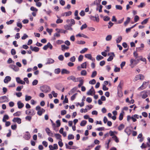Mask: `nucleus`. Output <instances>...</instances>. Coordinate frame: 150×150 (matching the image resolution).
I'll return each mask as SVG.
<instances>
[{
	"instance_id": "f257e3e1",
	"label": "nucleus",
	"mask_w": 150,
	"mask_h": 150,
	"mask_svg": "<svg viewBox=\"0 0 150 150\" xmlns=\"http://www.w3.org/2000/svg\"><path fill=\"white\" fill-rule=\"evenodd\" d=\"M36 110L38 111L37 114L39 116H41L42 114L45 112V110L43 108H42L39 106H36L35 108Z\"/></svg>"
},
{
	"instance_id": "f03ea898",
	"label": "nucleus",
	"mask_w": 150,
	"mask_h": 150,
	"mask_svg": "<svg viewBox=\"0 0 150 150\" xmlns=\"http://www.w3.org/2000/svg\"><path fill=\"white\" fill-rule=\"evenodd\" d=\"M139 59H137V60H135L133 59H132L130 60V66L132 68L139 63Z\"/></svg>"
},
{
	"instance_id": "7ed1b4c3",
	"label": "nucleus",
	"mask_w": 150,
	"mask_h": 150,
	"mask_svg": "<svg viewBox=\"0 0 150 150\" xmlns=\"http://www.w3.org/2000/svg\"><path fill=\"white\" fill-rule=\"evenodd\" d=\"M41 91L44 93H47L50 90V88L48 86L45 85L40 88Z\"/></svg>"
},
{
	"instance_id": "20e7f679",
	"label": "nucleus",
	"mask_w": 150,
	"mask_h": 150,
	"mask_svg": "<svg viewBox=\"0 0 150 150\" xmlns=\"http://www.w3.org/2000/svg\"><path fill=\"white\" fill-rule=\"evenodd\" d=\"M80 78H76V77L73 75H71L68 77L67 79L69 80H72L75 82H77L79 80Z\"/></svg>"
},
{
	"instance_id": "39448f33",
	"label": "nucleus",
	"mask_w": 150,
	"mask_h": 150,
	"mask_svg": "<svg viewBox=\"0 0 150 150\" xmlns=\"http://www.w3.org/2000/svg\"><path fill=\"white\" fill-rule=\"evenodd\" d=\"M9 101L8 98L6 96H3L0 97V103H2Z\"/></svg>"
},
{
	"instance_id": "423d86ee",
	"label": "nucleus",
	"mask_w": 150,
	"mask_h": 150,
	"mask_svg": "<svg viewBox=\"0 0 150 150\" xmlns=\"http://www.w3.org/2000/svg\"><path fill=\"white\" fill-rule=\"evenodd\" d=\"M144 79V76L142 74H139L135 76V78L134 79V81H136L139 79L142 80Z\"/></svg>"
},
{
	"instance_id": "0eeeda50",
	"label": "nucleus",
	"mask_w": 150,
	"mask_h": 150,
	"mask_svg": "<svg viewBox=\"0 0 150 150\" xmlns=\"http://www.w3.org/2000/svg\"><path fill=\"white\" fill-rule=\"evenodd\" d=\"M149 83V82H148L144 81L143 82L142 85L138 88V90L139 91L144 89L147 86L146 84Z\"/></svg>"
},
{
	"instance_id": "6e6552de",
	"label": "nucleus",
	"mask_w": 150,
	"mask_h": 150,
	"mask_svg": "<svg viewBox=\"0 0 150 150\" xmlns=\"http://www.w3.org/2000/svg\"><path fill=\"white\" fill-rule=\"evenodd\" d=\"M48 48H49L50 50H52L53 48L50 42H48L47 45L44 46L43 49L44 50H47Z\"/></svg>"
},
{
	"instance_id": "1a4fd4ad",
	"label": "nucleus",
	"mask_w": 150,
	"mask_h": 150,
	"mask_svg": "<svg viewBox=\"0 0 150 150\" xmlns=\"http://www.w3.org/2000/svg\"><path fill=\"white\" fill-rule=\"evenodd\" d=\"M54 60L51 58H48L46 60V62L45 63V65L50 64L53 63Z\"/></svg>"
},
{
	"instance_id": "9d476101",
	"label": "nucleus",
	"mask_w": 150,
	"mask_h": 150,
	"mask_svg": "<svg viewBox=\"0 0 150 150\" xmlns=\"http://www.w3.org/2000/svg\"><path fill=\"white\" fill-rule=\"evenodd\" d=\"M110 56L109 58L107 59L108 61H112L113 59V57L115 56V54L113 52H110L108 54V55Z\"/></svg>"
},
{
	"instance_id": "9b49d317",
	"label": "nucleus",
	"mask_w": 150,
	"mask_h": 150,
	"mask_svg": "<svg viewBox=\"0 0 150 150\" xmlns=\"http://www.w3.org/2000/svg\"><path fill=\"white\" fill-rule=\"evenodd\" d=\"M28 110L25 111V113L27 115H30L31 116H33L35 114V112L33 109H31L29 110L28 111V113H27Z\"/></svg>"
},
{
	"instance_id": "f8f14e48",
	"label": "nucleus",
	"mask_w": 150,
	"mask_h": 150,
	"mask_svg": "<svg viewBox=\"0 0 150 150\" xmlns=\"http://www.w3.org/2000/svg\"><path fill=\"white\" fill-rule=\"evenodd\" d=\"M12 121L14 122H17L18 124L21 123V120L18 117H14L12 120Z\"/></svg>"
},
{
	"instance_id": "ddd939ff",
	"label": "nucleus",
	"mask_w": 150,
	"mask_h": 150,
	"mask_svg": "<svg viewBox=\"0 0 150 150\" xmlns=\"http://www.w3.org/2000/svg\"><path fill=\"white\" fill-rule=\"evenodd\" d=\"M16 81L18 83L23 85L25 84V82L21 80L19 77H17L16 78Z\"/></svg>"
},
{
	"instance_id": "4468645a",
	"label": "nucleus",
	"mask_w": 150,
	"mask_h": 150,
	"mask_svg": "<svg viewBox=\"0 0 150 150\" xmlns=\"http://www.w3.org/2000/svg\"><path fill=\"white\" fill-rule=\"evenodd\" d=\"M95 92L93 86L88 91L87 94L88 95H93V94H95Z\"/></svg>"
},
{
	"instance_id": "2eb2a0df",
	"label": "nucleus",
	"mask_w": 150,
	"mask_h": 150,
	"mask_svg": "<svg viewBox=\"0 0 150 150\" xmlns=\"http://www.w3.org/2000/svg\"><path fill=\"white\" fill-rule=\"evenodd\" d=\"M30 137V135L28 132H26L23 136V138L26 140H28Z\"/></svg>"
},
{
	"instance_id": "dca6fc26",
	"label": "nucleus",
	"mask_w": 150,
	"mask_h": 150,
	"mask_svg": "<svg viewBox=\"0 0 150 150\" xmlns=\"http://www.w3.org/2000/svg\"><path fill=\"white\" fill-rule=\"evenodd\" d=\"M9 67L15 71H17L19 70V68L15 65H10Z\"/></svg>"
},
{
	"instance_id": "f3484780",
	"label": "nucleus",
	"mask_w": 150,
	"mask_h": 150,
	"mask_svg": "<svg viewBox=\"0 0 150 150\" xmlns=\"http://www.w3.org/2000/svg\"><path fill=\"white\" fill-rule=\"evenodd\" d=\"M11 80V78L9 76H6L4 80V82L5 83H7L10 81Z\"/></svg>"
},
{
	"instance_id": "a211bd4d",
	"label": "nucleus",
	"mask_w": 150,
	"mask_h": 150,
	"mask_svg": "<svg viewBox=\"0 0 150 150\" xmlns=\"http://www.w3.org/2000/svg\"><path fill=\"white\" fill-rule=\"evenodd\" d=\"M125 132L128 135H129L130 134L132 130L130 129L129 127H127L124 130Z\"/></svg>"
},
{
	"instance_id": "6ab92c4d",
	"label": "nucleus",
	"mask_w": 150,
	"mask_h": 150,
	"mask_svg": "<svg viewBox=\"0 0 150 150\" xmlns=\"http://www.w3.org/2000/svg\"><path fill=\"white\" fill-rule=\"evenodd\" d=\"M141 95L142 98L143 99L146 98L148 96L147 95V92L145 91H143L141 93Z\"/></svg>"
},
{
	"instance_id": "aec40b11",
	"label": "nucleus",
	"mask_w": 150,
	"mask_h": 150,
	"mask_svg": "<svg viewBox=\"0 0 150 150\" xmlns=\"http://www.w3.org/2000/svg\"><path fill=\"white\" fill-rule=\"evenodd\" d=\"M45 131L48 136L52 137L53 136V134L51 132L49 128H46L45 129Z\"/></svg>"
},
{
	"instance_id": "412c9836",
	"label": "nucleus",
	"mask_w": 150,
	"mask_h": 150,
	"mask_svg": "<svg viewBox=\"0 0 150 150\" xmlns=\"http://www.w3.org/2000/svg\"><path fill=\"white\" fill-rule=\"evenodd\" d=\"M139 116L137 114H135L132 116V120L134 122H135L137 121L136 119L139 118Z\"/></svg>"
},
{
	"instance_id": "4be33fe9",
	"label": "nucleus",
	"mask_w": 150,
	"mask_h": 150,
	"mask_svg": "<svg viewBox=\"0 0 150 150\" xmlns=\"http://www.w3.org/2000/svg\"><path fill=\"white\" fill-rule=\"evenodd\" d=\"M17 105L18 108L21 109L22 108L24 105V104L21 101H18L17 102Z\"/></svg>"
},
{
	"instance_id": "5701e85b",
	"label": "nucleus",
	"mask_w": 150,
	"mask_h": 150,
	"mask_svg": "<svg viewBox=\"0 0 150 150\" xmlns=\"http://www.w3.org/2000/svg\"><path fill=\"white\" fill-rule=\"evenodd\" d=\"M88 64V63L86 62L83 63L81 64V68L83 69L86 68V66Z\"/></svg>"
},
{
	"instance_id": "b1692460",
	"label": "nucleus",
	"mask_w": 150,
	"mask_h": 150,
	"mask_svg": "<svg viewBox=\"0 0 150 150\" xmlns=\"http://www.w3.org/2000/svg\"><path fill=\"white\" fill-rule=\"evenodd\" d=\"M54 135L56 138L57 139H59L61 141H62V139L61 138V135L59 134H55Z\"/></svg>"
},
{
	"instance_id": "393cba45",
	"label": "nucleus",
	"mask_w": 150,
	"mask_h": 150,
	"mask_svg": "<svg viewBox=\"0 0 150 150\" xmlns=\"http://www.w3.org/2000/svg\"><path fill=\"white\" fill-rule=\"evenodd\" d=\"M76 36L77 37H83V38H88V37L87 36H86V35H84L83 34L79 33V34H77V35H76Z\"/></svg>"
},
{
	"instance_id": "a878e982",
	"label": "nucleus",
	"mask_w": 150,
	"mask_h": 150,
	"mask_svg": "<svg viewBox=\"0 0 150 150\" xmlns=\"http://www.w3.org/2000/svg\"><path fill=\"white\" fill-rule=\"evenodd\" d=\"M103 58L104 57H103L99 54L97 55L96 57V59L98 61H100V60H102Z\"/></svg>"
},
{
	"instance_id": "bb28decb",
	"label": "nucleus",
	"mask_w": 150,
	"mask_h": 150,
	"mask_svg": "<svg viewBox=\"0 0 150 150\" xmlns=\"http://www.w3.org/2000/svg\"><path fill=\"white\" fill-rule=\"evenodd\" d=\"M9 118V117L8 115H5L3 117L2 121L3 122H6V120H8Z\"/></svg>"
},
{
	"instance_id": "cd10ccee",
	"label": "nucleus",
	"mask_w": 150,
	"mask_h": 150,
	"mask_svg": "<svg viewBox=\"0 0 150 150\" xmlns=\"http://www.w3.org/2000/svg\"><path fill=\"white\" fill-rule=\"evenodd\" d=\"M139 58H140L139 60L144 62H145V63L146 64V58L144 57L143 58L142 56H139Z\"/></svg>"
},
{
	"instance_id": "c85d7f7f",
	"label": "nucleus",
	"mask_w": 150,
	"mask_h": 150,
	"mask_svg": "<svg viewBox=\"0 0 150 150\" xmlns=\"http://www.w3.org/2000/svg\"><path fill=\"white\" fill-rule=\"evenodd\" d=\"M70 73V72L65 69H62L61 71V73L62 74H69Z\"/></svg>"
},
{
	"instance_id": "c756f323",
	"label": "nucleus",
	"mask_w": 150,
	"mask_h": 150,
	"mask_svg": "<svg viewBox=\"0 0 150 150\" xmlns=\"http://www.w3.org/2000/svg\"><path fill=\"white\" fill-rule=\"evenodd\" d=\"M122 39V36H120L118 37L117 39L116 40V43H119L121 41Z\"/></svg>"
},
{
	"instance_id": "7c9ffc66",
	"label": "nucleus",
	"mask_w": 150,
	"mask_h": 150,
	"mask_svg": "<svg viewBox=\"0 0 150 150\" xmlns=\"http://www.w3.org/2000/svg\"><path fill=\"white\" fill-rule=\"evenodd\" d=\"M69 47L66 46L65 45H61V48L62 51H64L66 50H67Z\"/></svg>"
},
{
	"instance_id": "2f4dec72",
	"label": "nucleus",
	"mask_w": 150,
	"mask_h": 150,
	"mask_svg": "<svg viewBox=\"0 0 150 150\" xmlns=\"http://www.w3.org/2000/svg\"><path fill=\"white\" fill-rule=\"evenodd\" d=\"M130 18L128 17L127 18V20L124 23V25L125 26H126L127 24L130 21Z\"/></svg>"
},
{
	"instance_id": "473e14b6",
	"label": "nucleus",
	"mask_w": 150,
	"mask_h": 150,
	"mask_svg": "<svg viewBox=\"0 0 150 150\" xmlns=\"http://www.w3.org/2000/svg\"><path fill=\"white\" fill-rule=\"evenodd\" d=\"M124 127L125 125L124 124H122L119 125L118 128V129L119 130L121 131L124 128Z\"/></svg>"
},
{
	"instance_id": "72a5a7b5",
	"label": "nucleus",
	"mask_w": 150,
	"mask_h": 150,
	"mask_svg": "<svg viewBox=\"0 0 150 150\" xmlns=\"http://www.w3.org/2000/svg\"><path fill=\"white\" fill-rule=\"evenodd\" d=\"M112 38V36L111 35H109L106 36L105 40L107 41H109L111 40Z\"/></svg>"
},
{
	"instance_id": "f704fd0d",
	"label": "nucleus",
	"mask_w": 150,
	"mask_h": 150,
	"mask_svg": "<svg viewBox=\"0 0 150 150\" xmlns=\"http://www.w3.org/2000/svg\"><path fill=\"white\" fill-rule=\"evenodd\" d=\"M112 138L116 142L118 143L119 142V139L116 136H114L112 137Z\"/></svg>"
},
{
	"instance_id": "c9c22d12",
	"label": "nucleus",
	"mask_w": 150,
	"mask_h": 150,
	"mask_svg": "<svg viewBox=\"0 0 150 150\" xmlns=\"http://www.w3.org/2000/svg\"><path fill=\"white\" fill-rule=\"evenodd\" d=\"M32 98L31 96H28L27 95L25 96V100L26 101H28L30 100Z\"/></svg>"
},
{
	"instance_id": "e433bc0d",
	"label": "nucleus",
	"mask_w": 150,
	"mask_h": 150,
	"mask_svg": "<svg viewBox=\"0 0 150 150\" xmlns=\"http://www.w3.org/2000/svg\"><path fill=\"white\" fill-rule=\"evenodd\" d=\"M87 73L86 71L85 70H83L81 71V74L82 76H85L86 75Z\"/></svg>"
},
{
	"instance_id": "4c0bfd02",
	"label": "nucleus",
	"mask_w": 150,
	"mask_h": 150,
	"mask_svg": "<svg viewBox=\"0 0 150 150\" xmlns=\"http://www.w3.org/2000/svg\"><path fill=\"white\" fill-rule=\"evenodd\" d=\"M88 50V49L87 48H84L80 52V53L81 54H83L86 52Z\"/></svg>"
},
{
	"instance_id": "58836bf2",
	"label": "nucleus",
	"mask_w": 150,
	"mask_h": 150,
	"mask_svg": "<svg viewBox=\"0 0 150 150\" xmlns=\"http://www.w3.org/2000/svg\"><path fill=\"white\" fill-rule=\"evenodd\" d=\"M23 86H18L16 89V91H21V89L23 88Z\"/></svg>"
},
{
	"instance_id": "ea45409f",
	"label": "nucleus",
	"mask_w": 150,
	"mask_h": 150,
	"mask_svg": "<svg viewBox=\"0 0 150 150\" xmlns=\"http://www.w3.org/2000/svg\"><path fill=\"white\" fill-rule=\"evenodd\" d=\"M145 6V3L142 2L139 5L137 6L139 8H142L144 7Z\"/></svg>"
},
{
	"instance_id": "a19ab883",
	"label": "nucleus",
	"mask_w": 150,
	"mask_h": 150,
	"mask_svg": "<svg viewBox=\"0 0 150 150\" xmlns=\"http://www.w3.org/2000/svg\"><path fill=\"white\" fill-rule=\"evenodd\" d=\"M74 138V136L71 134H69L68 137V139L69 140L73 139Z\"/></svg>"
},
{
	"instance_id": "79ce46f5",
	"label": "nucleus",
	"mask_w": 150,
	"mask_h": 150,
	"mask_svg": "<svg viewBox=\"0 0 150 150\" xmlns=\"http://www.w3.org/2000/svg\"><path fill=\"white\" fill-rule=\"evenodd\" d=\"M21 114V112L20 111H18L13 114V115L14 116H19Z\"/></svg>"
},
{
	"instance_id": "37998d69",
	"label": "nucleus",
	"mask_w": 150,
	"mask_h": 150,
	"mask_svg": "<svg viewBox=\"0 0 150 150\" xmlns=\"http://www.w3.org/2000/svg\"><path fill=\"white\" fill-rule=\"evenodd\" d=\"M78 81H79L80 83L78 84V86L80 88L83 84V81L82 79L81 80H80V79H79V80Z\"/></svg>"
},
{
	"instance_id": "c03bdc74",
	"label": "nucleus",
	"mask_w": 150,
	"mask_h": 150,
	"mask_svg": "<svg viewBox=\"0 0 150 150\" xmlns=\"http://www.w3.org/2000/svg\"><path fill=\"white\" fill-rule=\"evenodd\" d=\"M87 121L85 120H83L81 121L80 123V125L81 126H84L86 124Z\"/></svg>"
},
{
	"instance_id": "a18cd8bd",
	"label": "nucleus",
	"mask_w": 150,
	"mask_h": 150,
	"mask_svg": "<svg viewBox=\"0 0 150 150\" xmlns=\"http://www.w3.org/2000/svg\"><path fill=\"white\" fill-rule=\"evenodd\" d=\"M64 28L65 29H66L67 30H72V28H71V27L70 26H69V25H65L64 26Z\"/></svg>"
},
{
	"instance_id": "49530a36",
	"label": "nucleus",
	"mask_w": 150,
	"mask_h": 150,
	"mask_svg": "<svg viewBox=\"0 0 150 150\" xmlns=\"http://www.w3.org/2000/svg\"><path fill=\"white\" fill-rule=\"evenodd\" d=\"M123 113L124 112H121L120 114L119 117V120H122L123 116Z\"/></svg>"
},
{
	"instance_id": "de8ad7c7",
	"label": "nucleus",
	"mask_w": 150,
	"mask_h": 150,
	"mask_svg": "<svg viewBox=\"0 0 150 150\" xmlns=\"http://www.w3.org/2000/svg\"><path fill=\"white\" fill-rule=\"evenodd\" d=\"M123 84V83L122 81H120L118 86V90L119 89H122Z\"/></svg>"
},
{
	"instance_id": "09e8293b",
	"label": "nucleus",
	"mask_w": 150,
	"mask_h": 150,
	"mask_svg": "<svg viewBox=\"0 0 150 150\" xmlns=\"http://www.w3.org/2000/svg\"><path fill=\"white\" fill-rule=\"evenodd\" d=\"M76 43L79 44H84L85 43V42L83 40H78L76 41Z\"/></svg>"
},
{
	"instance_id": "8fccbe9b",
	"label": "nucleus",
	"mask_w": 150,
	"mask_h": 150,
	"mask_svg": "<svg viewBox=\"0 0 150 150\" xmlns=\"http://www.w3.org/2000/svg\"><path fill=\"white\" fill-rule=\"evenodd\" d=\"M85 57L86 58L90 59H91L92 56L90 54H86L85 55Z\"/></svg>"
},
{
	"instance_id": "3c124183",
	"label": "nucleus",
	"mask_w": 150,
	"mask_h": 150,
	"mask_svg": "<svg viewBox=\"0 0 150 150\" xmlns=\"http://www.w3.org/2000/svg\"><path fill=\"white\" fill-rule=\"evenodd\" d=\"M149 18H147L144 19L141 22V24L142 25L145 24L147 23L148 21Z\"/></svg>"
},
{
	"instance_id": "603ef678",
	"label": "nucleus",
	"mask_w": 150,
	"mask_h": 150,
	"mask_svg": "<svg viewBox=\"0 0 150 150\" xmlns=\"http://www.w3.org/2000/svg\"><path fill=\"white\" fill-rule=\"evenodd\" d=\"M38 80H34L32 82V84L33 86L36 85L38 83Z\"/></svg>"
},
{
	"instance_id": "864d4df0",
	"label": "nucleus",
	"mask_w": 150,
	"mask_h": 150,
	"mask_svg": "<svg viewBox=\"0 0 150 150\" xmlns=\"http://www.w3.org/2000/svg\"><path fill=\"white\" fill-rule=\"evenodd\" d=\"M115 7L116 9L119 10H121L122 8V7L121 6L119 5H116Z\"/></svg>"
},
{
	"instance_id": "5fc2aeb1",
	"label": "nucleus",
	"mask_w": 150,
	"mask_h": 150,
	"mask_svg": "<svg viewBox=\"0 0 150 150\" xmlns=\"http://www.w3.org/2000/svg\"><path fill=\"white\" fill-rule=\"evenodd\" d=\"M87 27V25L85 23L80 28V29L81 30H83L84 29L86 28Z\"/></svg>"
},
{
	"instance_id": "6e6d98bb",
	"label": "nucleus",
	"mask_w": 150,
	"mask_h": 150,
	"mask_svg": "<svg viewBox=\"0 0 150 150\" xmlns=\"http://www.w3.org/2000/svg\"><path fill=\"white\" fill-rule=\"evenodd\" d=\"M30 10L32 11H34L35 12H37L38 11V9L34 7L33 6H32L30 8Z\"/></svg>"
},
{
	"instance_id": "4d7b16f0",
	"label": "nucleus",
	"mask_w": 150,
	"mask_h": 150,
	"mask_svg": "<svg viewBox=\"0 0 150 150\" xmlns=\"http://www.w3.org/2000/svg\"><path fill=\"white\" fill-rule=\"evenodd\" d=\"M7 62L8 64H11V63H14V62L13 61L11 58H9L7 61Z\"/></svg>"
},
{
	"instance_id": "13d9d810",
	"label": "nucleus",
	"mask_w": 150,
	"mask_h": 150,
	"mask_svg": "<svg viewBox=\"0 0 150 150\" xmlns=\"http://www.w3.org/2000/svg\"><path fill=\"white\" fill-rule=\"evenodd\" d=\"M120 71V68H118L116 67V66H115V68L114 70V71L115 72H119Z\"/></svg>"
},
{
	"instance_id": "bf43d9fd",
	"label": "nucleus",
	"mask_w": 150,
	"mask_h": 150,
	"mask_svg": "<svg viewBox=\"0 0 150 150\" xmlns=\"http://www.w3.org/2000/svg\"><path fill=\"white\" fill-rule=\"evenodd\" d=\"M140 147L142 149L146 148L147 147V145L144 143H143Z\"/></svg>"
},
{
	"instance_id": "052dcab7",
	"label": "nucleus",
	"mask_w": 150,
	"mask_h": 150,
	"mask_svg": "<svg viewBox=\"0 0 150 150\" xmlns=\"http://www.w3.org/2000/svg\"><path fill=\"white\" fill-rule=\"evenodd\" d=\"M96 82V80L94 79H93L89 81V83L91 84H94Z\"/></svg>"
},
{
	"instance_id": "680f3d73",
	"label": "nucleus",
	"mask_w": 150,
	"mask_h": 150,
	"mask_svg": "<svg viewBox=\"0 0 150 150\" xmlns=\"http://www.w3.org/2000/svg\"><path fill=\"white\" fill-rule=\"evenodd\" d=\"M83 56L82 55H80L78 57V61L79 62H81L83 59Z\"/></svg>"
},
{
	"instance_id": "e2e57ef3",
	"label": "nucleus",
	"mask_w": 150,
	"mask_h": 150,
	"mask_svg": "<svg viewBox=\"0 0 150 150\" xmlns=\"http://www.w3.org/2000/svg\"><path fill=\"white\" fill-rule=\"evenodd\" d=\"M56 43L58 45H60L64 43V41L61 40H58L56 41Z\"/></svg>"
},
{
	"instance_id": "0e129e2a",
	"label": "nucleus",
	"mask_w": 150,
	"mask_h": 150,
	"mask_svg": "<svg viewBox=\"0 0 150 150\" xmlns=\"http://www.w3.org/2000/svg\"><path fill=\"white\" fill-rule=\"evenodd\" d=\"M139 17L137 15H136L134 18V21L135 22H137L139 20Z\"/></svg>"
},
{
	"instance_id": "69168bd1",
	"label": "nucleus",
	"mask_w": 150,
	"mask_h": 150,
	"mask_svg": "<svg viewBox=\"0 0 150 150\" xmlns=\"http://www.w3.org/2000/svg\"><path fill=\"white\" fill-rule=\"evenodd\" d=\"M97 75V72L96 71H94L93 72L92 75H91V77L92 78H93L95 77Z\"/></svg>"
},
{
	"instance_id": "338daca9",
	"label": "nucleus",
	"mask_w": 150,
	"mask_h": 150,
	"mask_svg": "<svg viewBox=\"0 0 150 150\" xmlns=\"http://www.w3.org/2000/svg\"><path fill=\"white\" fill-rule=\"evenodd\" d=\"M39 50V48L37 47H34L33 48V51H35V52H38Z\"/></svg>"
},
{
	"instance_id": "774afa93",
	"label": "nucleus",
	"mask_w": 150,
	"mask_h": 150,
	"mask_svg": "<svg viewBox=\"0 0 150 150\" xmlns=\"http://www.w3.org/2000/svg\"><path fill=\"white\" fill-rule=\"evenodd\" d=\"M58 59L60 61H63L64 60V57L63 55H60L58 57Z\"/></svg>"
}]
</instances>
